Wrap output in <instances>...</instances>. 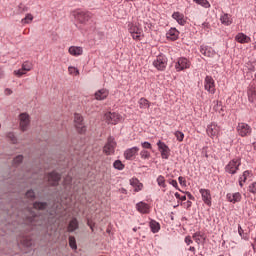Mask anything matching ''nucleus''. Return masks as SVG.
Returning <instances> with one entry per match:
<instances>
[{"label": "nucleus", "mask_w": 256, "mask_h": 256, "mask_svg": "<svg viewBox=\"0 0 256 256\" xmlns=\"http://www.w3.org/2000/svg\"><path fill=\"white\" fill-rule=\"evenodd\" d=\"M204 89L208 91V93L215 95V80H213V77L211 76L205 77Z\"/></svg>", "instance_id": "f8f14e48"}, {"label": "nucleus", "mask_w": 256, "mask_h": 256, "mask_svg": "<svg viewBox=\"0 0 256 256\" xmlns=\"http://www.w3.org/2000/svg\"><path fill=\"white\" fill-rule=\"evenodd\" d=\"M178 181H179L180 185H184L185 186V178L184 177L180 176L178 178Z\"/></svg>", "instance_id": "13d9d810"}, {"label": "nucleus", "mask_w": 256, "mask_h": 256, "mask_svg": "<svg viewBox=\"0 0 256 256\" xmlns=\"http://www.w3.org/2000/svg\"><path fill=\"white\" fill-rule=\"evenodd\" d=\"M226 199L227 201H229V203H240L241 199H243V197L241 196V193L239 192H235V193H228L226 195Z\"/></svg>", "instance_id": "dca6fc26"}, {"label": "nucleus", "mask_w": 256, "mask_h": 256, "mask_svg": "<svg viewBox=\"0 0 256 256\" xmlns=\"http://www.w3.org/2000/svg\"><path fill=\"white\" fill-rule=\"evenodd\" d=\"M74 124L77 133L80 135H85V133H87V126L85 125V122H83V116H81V114H74Z\"/></svg>", "instance_id": "20e7f679"}, {"label": "nucleus", "mask_w": 256, "mask_h": 256, "mask_svg": "<svg viewBox=\"0 0 256 256\" xmlns=\"http://www.w3.org/2000/svg\"><path fill=\"white\" fill-rule=\"evenodd\" d=\"M26 221L29 223V225H34V227H44L46 229L49 227V225H51L49 223V219L45 218V216L41 214H37L31 209H28Z\"/></svg>", "instance_id": "f257e3e1"}, {"label": "nucleus", "mask_w": 256, "mask_h": 256, "mask_svg": "<svg viewBox=\"0 0 256 256\" xmlns=\"http://www.w3.org/2000/svg\"><path fill=\"white\" fill-rule=\"evenodd\" d=\"M239 186H240V187H243V177H240V178H239Z\"/></svg>", "instance_id": "680f3d73"}, {"label": "nucleus", "mask_w": 256, "mask_h": 256, "mask_svg": "<svg viewBox=\"0 0 256 256\" xmlns=\"http://www.w3.org/2000/svg\"><path fill=\"white\" fill-rule=\"evenodd\" d=\"M141 146L143 147L144 150L145 149H153V146L151 145V142H147V141L142 142Z\"/></svg>", "instance_id": "3c124183"}, {"label": "nucleus", "mask_w": 256, "mask_h": 256, "mask_svg": "<svg viewBox=\"0 0 256 256\" xmlns=\"http://www.w3.org/2000/svg\"><path fill=\"white\" fill-rule=\"evenodd\" d=\"M204 29H209L210 25L209 22H204L203 24Z\"/></svg>", "instance_id": "052dcab7"}, {"label": "nucleus", "mask_w": 256, "mask_h": 256, "mask_svg": "<svg viewBox=\"0 0 256 256\" xmlns=\"http://www.w3.org/2000/svg\"><path fill=\"white\" fill-rule=\"evenodd\" d=\"M140 157H141V159H150L151 153L147 150H141Z\"/></svg>", "instance_id": "79ce46f5"}, {"label": "nucleus", "mask_w": 256, "mask_h": 256, "mask_svg": "<svg viewBox=\"0 0 256 256\" xmlns=\"http://www.w3.org/2000/svg\"><path fill=\"white\" fill-rule=\"evenodd\" d=\"M249 175H251V171L245 170L243 172V174L240 176V177H242L243 183H245L247 181V177H249Z\"/></svg>", "instance_id": "09e8293b"}, {"label": "nucleus", "mask_w": 256, "mask_h": 256, "mask_svg": "<svg viewBox=\"0 0 256 256\" xmlns=\"http://www.w3.org/2000/svg\"><path fill=\"white\" fill-rule=\"evenodd\" d=\"M13 93V90L9 89V88H6L5 89V94L6 95H11Z\"/></svg>", "instance_id": "bf43d9fd"}, {"label": "nucleus", "mask_w": 256, "mask_h": 256, "mask_svg": "<svg viewBox=\"0 0 256 256\" xmlns=\"http://www.w3.org/2000/svg\"><path fill=\"white\" fill-rule=\"evenodd\" d=\"M94 95L97 101H105V98L109 97V90L102 88L96 91Z\"/></svg>", "instance_id": "aec40b11"}, {"label": "nucleus", "mask_w": 256, "mask_h": 256, "mask_svg": "<svg viewBox=\"0 0 256 256\" xmlns=\"http://www.w3.org/2000/svg\"><path fill=\"white\" fill-rule=\"evenodd\" d=\"M149 227L153 233H159L161 231V224L156 220H150Z\"/></svg>", "instance_id": "c85d7f7f"}, {"label": "nucleus", "mask_w": 256, "mask_h": 256, "mask_svg": "<svg viewBox=\"0 0 256 256\" xmlns=\"http://www.w3.org/2000/svg\"><path fill=\"white\" fill-rule=\"evenodd\" d=\"M22 69H23V71H31V69H32V65H31V63H29V62H24L23 64H22Z\"/></svg>", "instance_id": "de8ad7c7"}, {"label": "nucleus", "mask_w": 256, "mask_h": 256, "mask_svg": "<svg viewBox=\"0 0 256 256\" xmlns=\"http://www.w3.org/2000/svg\"><path fill=\"white\" fill-rule=\"evenodd\" d=\"M238 233L242 239L249 241V234L245 233L241 225H238Z\"/></svg>", "instance_id": "e433bc0d"}, {"label": "nucleus", "mask_w": 256, "mask_h": 256, "mask_svg": "<svg viewBox=\"0 0 256 256\" xmlns=\"http://www.w3.org/2000/svg\"><path fill=\"white\" fill-rule=\"evenodd\" d=\"M219 107H221V104H219V102H217L216 106H214L215 111H218Z\"/></svg>", "instance_id": "e2e57ef3"}, {"label": "nucleus", "mask_w": 256, "mask_h": 256, "mask_svg": "<svg viewBox=\"0 0 256 256\" xmlns=\"http://www.w3.org/2000/svg\"><path fill=\"white\" fill-rule=\"evenodd\" d=\"M193 1L197 5H200V7H204V9H209V7H211V4L207 0H193Z\"/></svg>", "instance_id": "f704fd0d"}, {"label": "nucleus", "mask_w": 256, "mask_h": 256, "mask_svg": "<svg viewBox=\"0 0 256 256\" xmlns=\"http://www.w3.org/2000/svg\"><path fill=\"white\" fill-rule=\"evenodd\" d=\"M237 131L240 137H249V135H251V133L253 132V129L251 128V126H249V124L245 122H240L237 125Z\"/></svg>", "instance_id": "6e6552de"}, {"label": "nucleus", "mask_w": 256, "mask_h": 256, "mask_svg": "<svg viewBox=\"0 0 256 256\" xmlns=\"http://www.w3.org/2000/svg\"><path fill=\"white\" fill-rule=\"evenodd\" d=\"M115 149H117V141H115V137L109 136L102 151L105 155L111 156L115 155Z\"/></svg>", "instance_id": "f03ea898"}, {"label": "nucleus", "mask_w": 256, "mask_h": 256, "mask_svg": "<svg viewBox=\"0 0 256 256\" xmlns=\"http://www.w3.org/2000/svg\"><path fill=\"white\" fill-rule=\"evenodd\" d=\"M187 200V196L183 195V196H180V201H186Z\"/></svg>", "instance_id": "69168bd1"}, {"label": "nucleus", "mask_w": 256, "mask_h": 256, "mask_svg": "<svg viewBox=\"0 0 256 256\" xmlns=\"http://www.w3.org/2000/svg\"><path fill=\"white\" fill-rule=\"evenodd\" d=\"M241 167V158H234L225 166V172L229 175H236Z\"/></svg>", "instance_id": "7ed1b4c3"}, {"label": "nucleus", "mask_w": 256, "mask_h": 256, "mask_svg": "<svg viewBox=\"0 0 256 256\" xmlns=\"http://www.w3.org/2000/svg\"><path fill=\"white\" fill-rule=\"evenodd\" d=\"M48 181L51 187H57L59 185V181H61V174L55 170L52 172H49Z\"/></svg>", "instance_id": "9b49d317"}, {"label": "nucleus", "mask_w": 256, "mask_h": 256, "mask_svg": "<svg viewBox=\"0 0 256 256\" xmlns=\"http://www.w3.org/2000/svg\"><path fill=\"white\" fill-rule=\"evenodd\" d=\"M13 163L14 165H21V163H23V155H17L14 157Z\"/></svg>", "instance_id": "37998d69"}, {"label": "nucleus", "mask_w": 256, "mask_h": 256, "mask_svg": "<svg viewBox=\"0 0 256 256\" xmlns=\"http://www.w3.org/2000/svg\"><path fill=\"white\" fill-rule=\"evenodd\" d=\"M200 194L202 196V201H204L208 207H211V192L207 189H200Z\"/></svg>", "instance_id": "a211bd4d"}, {"label": "nucleus", "mask_w": 256, "mask_h": 256, "mask_svg": "<svg viewBox=\"0 0 256 256\" xmlns=\"http://www.w3.org/2000/svg\"><path fill=\"white\" fill-rule=\"evenodd\" d=\"M200 53L205 57H213L215 55L213 48L208 46H200Z\"/></svg>", "instance_id": "b1692460"}, {"label": "nucleus", "mask_w": 256, "mask_h": 256, "mask_svg": "<svg viewBox=\"0 0 256 256\" xmlns=\"http://www.w3.org/2000/svg\"><path fill=\"white\" fill-rule=\"evenodd\" d=\"M138 104L140 109H149V107H151V103L149 102V100L144 97L139 99Z\"/></svg>", "instance_id": "c756f323"}, {"label": "nucleus", "mask_w": 256, "mask_h": 256, "mask_svg": "<svg viewBox=\"0 0 256 256\" xmlns=\"http://www.w3.org/2000/svg\"><path fill=\"white\" fill-rule=\"evenodd\" d=\"M74 17L79 23L85 24L87 23L93 15L89 11L78 10L75 12Z\"/></svg>", "instance_id": "0eeeda50"}, {"label": "nucleus", "mask_w": 256, "mask_h": 256, "mask_svg": "<svg viewBox=\"0 0 256 256\" xmlns=\"http://www.w3.org/2000/svg\"><path fill=\"white\" fill-rule=\"evenodd\" d=\"M166 37L170 41H177V39H179V30H177V28H170L166 33Z\"/></svg>", "instance_id": "4be33fe9"}, {"label": "nucleus", "mask_w": 256, "mask_h": 256, "mask_svg": "<svg viewBox=\"0 0 256 256\" xmlns=\"http://www.w3.org/2000/svg\"><path fill=\"white\" fill-rule=\"evenodd\" d=\"M156 181L159 187H163V189L167 187V184L165 183V177L163 175H159Z\"/></svg>", "instance_id": "58836bf2"}, {"label": "nucleus", "mask_w": 256, "mask_h": 256, "mask_svg": "<svg viewBox=\"0 0 256 256\" xmlns=\"http://www.w3.org/2000/svg\"><path fill=\"white\" fill-rule=\"evenodd\" d=\"M25 197H26V199H29L30 201H35V199H37V195L35 194V190L34 189H29L25 193Z\"/></svg>", "instance_id": "473e14b6"}, {"label": "nucleus", "mask_w": 256, "mask_h": 256, "mask_svg": "<svg viewBox=\"0 0 256 256\" xmlns=\"http://www.w3.org/2000/svg\"><path fill=\"white\" fill-rule=\"evenodd\" d=\"M33 21V15L27 14L25 18L22 19V23L27 24Z\"/></svg>", "instance_id": "a18cd8bd"}, {"label": "nucleus", "mask_w": 256, "mask_h": 256, "mask_svg": "<svg viewBox=\"0 0 256 256\" xmlns=\"http://www.w3.org/2000/svg\"><path fill=\"white\" fill-rule=\"evenodd\" d=\"M256 99V90L255 89H249L248 90V100L250 103H254Z\"/></svg>", "instance_id": "c9c22d12"}, {"label": "nucleus", "mask_w": 256, "mask_h": 256, "mask_svg": "<svg viewBox=\"0 0 256 256\" xmlns=\"http://www.w3.org/2000/svg\"><path fill=\"white\" fill-rule=\"evenodd\" d=\"M219 131L220 129L215 123L208 125L206 129L207 135H209V137H212V138L217 137V135H219Z\"/></svg>", "instance_id": "2eb2a0df"}, {"label": "nucleus", "mask_w": 256, "mask_h": 256, "mask_svg": "<svg viewBox=\"0 0 256 256\" xmlns=\"http://www.w3.org/2000/svg\"><path fill=\"white\" fill-rule=\"evenodd\" d=\"M248 193H251L252 195H256V182H251L248 185Z\"/></svg>", "instance_id": "ea45409f"}, {"label": "nucleus", "mask_w": 256, "mask_h": 256, "mask_svg": "<svg viewBox=\"0 0 256 256\" xmlns=\"http://www.w3.org/2000/svg\"><path fill=\"white\" fill-rule=\"evenodd\" d=\"M47 213H48L49 217L57 216V210H47Z\"/></svg>", "instance_id": "5fc2aeb1"}, {"label": "nucleus", "mask_w": 256, "mask_h": 256, "mask_svg": "<svg viewBox=\"0 0 256 256\" xmlns=\"http://www.w3.org/2000/svg\"><path fill=\"white\" fill-rule=\"evenodd\" d=\"M68 52L70 53V55H73V57H79V55H83V47L70 46Z\"/></svg>", "instance_id": "5701e85b"}, {"label": "nucleus", "mask_w": 256, "mask_h": 256, "mask_svg": "<svg viewBox=\"0 0 256 256\" xmlns=\"http://www.w3.org/2000/svg\"><path fill=\"white\" fill-rule=\"evenodd\" d=\"M220 21L222 25H226L227 27L233 23V20L231 19V15L224 14L221 16Z\"/></svg>", "instance_id": "7c9ffc66"}, {"label": "nucleus", "mask_w": 256, "mask_h": 256, "mask_svg": "<svg viewBox=\"0 0 256 256\" xmlns=\"http://www.w3.org/2000/svg\"><path fill=\"white\" fill-rule=\"evenodd\" d=\"M193 241H195L197 245H203V243H205V236L200 235L199 233H194Z\"/></svg>", "instance_id": "2f4dec72"}, {"label": "nucleus", "mask_w": 256, "mask_h": 256, "mask_svg": "<svg viewBox=\"0 0 256 256\" xmlns=\"http://www.w3.org/2000/svg\"><path fill=\"white\" fill-rule=\"evenodd\" d=\"M174 195H175L176 199H181V194H179V192H176Z\"/></svg>", "instance_id": "0e129e2a"}, {"label": "nucleus", "mask_w": 256, "mask_h": 256, "mask_svg": "<svg viewBox=\"0 0 256 256\" xmlns=\"http://www.w3.org/2000/svg\"><path fill=\"white\" fill-rule=\"evenodd\" d=\"M27 127H29V114L22 113L20 114V129L26 131Z\"/></svg>", "instance_id": "f3484780"}, {"label": "nucleus", "mask_w": 256, "mask_h": 256, "mask_svg": "<svg viewBox=\"0 0 256 256\" xmlns=\"http://www.w3.org/2000/svg\"><path fill=\"white\" fill-rule=\"evenodd\" d=\"M113 167L117 171H123V169H125V164H123V162L121 160H115L113 162Z\"/></svg>", "instance_id": "72a5a7b5"}, {"label": "nucleus", "mask_w": 256, "mask_h": 256, "mask_svg": "<svg viewBox=\"0 0 256 256\" xmlns=\"http://www.w3.org/2000/svg\"><path fill=\"white\" fill-rule=\"evenodd\" d=\"M188 198L193 199V195L190 192H187Z\"/></svg>", "instance_id": "774afa93"}, {"label": "nucleus", "mask_w": 256, "mask_h": 256, "mask_svg": "<svg viewBox=\"0 0 256 256\" xmlns=\"http://www.w3.org/2000/svg\"><path fill=\"white\" fill-rule=\"evenodd\" d=\"M87 225H88V227H90L92 232L95 231V222L87 219Z\"/></svg>", "instance_id": "864d4df0"}, {"label": "nucleus", "mask_w": 256, "mask_h": 256, "mask_svg": "<svg viewBox=\"0 0 256 256\" xmlns=\"http://www.w3.org/2000/svg\"><path fill=\"white\" fill-rule=\"evenodd\" d=\"M68 71H69L70 75H79V69H77L73 66H69Z\"/></svg>", "instance_id": "49530a36"}, {"label": "nucleus", "mask_w": 256, "mask_h": 256, "mask_svg": "<svg viewBox=\"0 0 256 256\" xmlns=\"http://www.w3.org/2000/svg\"><path fill=\"white\" fill-rule=\"evenodd\" d=\"M158 150L160 151L162 159H169V155H171V149L165 142L159 140L157 142Z\"/></svg>", "instance_id": "9d476101"}, {"label": "nucleus", "mask_w": 256, "mask_h": 256, "mask_svg": "<svg viewBox=\"0 0 256 256\" xmlns=\"http://www.w3.org/2000/svg\"><path fill=\"white\" fill-rule=\"evenodd\" d=\"M251 246H252V249H253V251H254V253H255V251H256V244H255V243H252Z\"/></svg>", "instance_id": "338daca9"}, {"label": "nucleus", "mask_w": 256, "mask_h": 256, "mask_svg": "<svg viewBox=\"0 0 256 256\" xmlns=\"http://www.w3.org/2000/svg\"><path fill=\"white\" fill-rule=\"evenodd\" d=\"M69 246L74 251L77 249V240L75 239V236H69Z\"/></svg>", "instance_id": "4c0bfd02"}, {"label": "nucleus", "mask_w": 256, "mask_h": 256, "mask_svg": "<svg viewBox=\"0 0 256 256\" xmlns=\"http://www.w3.org/2000/svg\"><path fill=\"white\" fill-rule=\"evenodd\" d=\"M168 183L170 185H172V187H174L175 189H177L178 191H181V189H179V185L177 183V180H169Z\"/></svg>", "instance_id": "603ef678"}, {"label": "nucleus", "mask_w": 256, "mask_h": 256, "mask_svg": "<svg viewBox=\"0 0 256 256\" xmlns=\"http://www.w3.org/2000/svg\"><path fill=\"white\" fill-rule=\"evenodd\" d=\"M128 31L134 41H141V37H143V29H141V27L135 24H129Z\"/></svg>", "instance_id": "423d86ee"}, {"label": "nucleus", "mask_w": 256, "mask_h": 256, "mask_svg": "<svg viewBox=\"0 0 256 256\" xmlns=\"http://www.w3.org/2000/svg\"><path fill=\"white\" fill-rule=\"evenodd\" d=\"M77 229H79V220L73 217L68 224L67 231L68 233H74Z\"/></svg>", "instance_id": "412c9836"}, {"label": "nucleus", "mask_w": 256, "mask_h": 256, "mask_svg": "<svg viewBox=\"0 0 256 256\" xmlns=\"http://www.w3.org/2000/svg\"><path fill=\"white\" fill-rule=\"evenodd\" d=\"M6 137L8 138V139H10V141L15 145V144H17V136H15V133H13V132H8L7 134H6Z\"/></svg>", "instance_id": "a19ab883"}, {"label": "nucleus", "mask_w": 256, "mask_h": 256, "mask_svg": "<svg viewBox=\"0 0 256 256\" xmlns=\"http://www.w3.org/2000/svg\"><path fill=\"white\" fill-rule=\"evenodd\" d=\"M25 70H23V68L15 70L14 71V75H16V77H23V75H25Z\"/></svg>", "instance_id": "8fccbe9b"}, {"label": "nucleus", "mask_w": 256, "mask_h": 256, "mask_svg": "<svg viewBox=\"0 0 256 256\" xmlns=\"http://www.w3.org/2000/svg\"><path fill=\"white\" fill-rule=\"evenodd\" d=\"M32 207L36 211H45V209H47V207H49V203L41 202V201H35V202H33Z\"/></svg>", "instance_id": "393cba45"}, {"label": "nucleus", "mask_w": 256, "mask_h": 256, "mask_svg": "<svg viewBox=\"0 0 256 256\" xmlns=\"http://www.w3.org/2000/svg\"><path fill=\"white\" fill-rule=\"evenodd\" d=\"M235 39L238 43H251V37L247 36L246 34L244 33H238L236 36H235Z\"/></svg>", "instance_id": "bb28decb"}, {"label": "nucleus", "mask_w": 256, "mask_h": 256, "mask_svg": "<svg viewBox=\"0 0 256 256\" xmlns=\"http://www.w3.org/2000/svg\"><path fill=\"white\" fill-rule=\"evenodd\" d=\"M191 67V62L187 58H179L175 63L176 71H183L184 69H189Z\"/></svg>", "instance_id": "ddd939ff"}, {"label": "nucleus", "mask_w": 256, "mask_h": 256, "mask_svg": "<svg viewBox=\"0 0 256 256\" xmlns=\"http://www.w3.org/2000/svg\"><path fill=\"white\" fill-rule=\"evenodd\" d=\"M167 56L165 54H159L157 58L153 61V66L157 71H165L167 69Z\"/></svg>", "instance_id": "39448f33"}, {"label": "nucleus", "mask_w": 256, "mask_h": 256, "mask_svg": "<svg viewBox=\"0 0 256 256\" xmlns=\"http://www.w3.org/2000/svg\"><path fill=\"white\" fill-rule=\"evenodd\" d=\"M130 185H131L132 187H134V191H135L136 193H139V191H142V190H143V183H140V182H139V179H137V178H132V179H130Z\"/></svg>", "instance_id": "a878e982"}, {"label": "nucleus", "mask_w": 256, "mask_h": 256, "mask_svg": "<svg viewBox=\"0 0 256 256\" xmlns=\"http://www.w3.org/2000/svg\"><path fill=\"white\" fill-rule=\"evenodd\" d=\"M25 247H33V241L31 240H24Z\"/></svg>", "instance_id": "6e6d98bb"}, {"label": "nucleus", "mask_w": 256, "mask_h": 256, "mask_svg": "<svg viewBox=\"0 0 256 256\" xmlns=\"http://www.w3.org/2000/svg\"><path fill=\"white\" fill-rule=\"evenodd\" d=\"M172 19L177 21V23L179 25H185V23H187V21H185V16L183 14H181L180 12H174L172 14Z\"/></svg>", "instance_id": "cd10ccee"}, {"label": "nucleus", "mask_w": 256, "mask_h": 256, "mask_svg": "<svg viewBox=\"0 0 256 256\" xmlns=\"http://www.w3.org/2000/svg\"><path fill=\"white\" fill-rule=\"evenodd\" d=\"M139 153V147L134 146L132 148H128L124 151V158L126 161H133V157Z\"/></svg>", "instance_id": "4468645a"}, {"label": "nucleus", "mask_w": 256, "mask_h": 256, "mask_svg": "<svg viewBox=\"0 0 256 256\" xmlns=\"http://www.w3.org/2000/svg\"><path fill=\"white\" fill-rule=\"evenodd\" d=\"M104 117L108 125H117L121 121V114L117 112H107Z\"/></svg>", "instance_id": "1a4fd4ad"}, {"label": "nucleus", "mask_w": 256, "mask_h": 256, "mask_svg": "<svg viewBox=\"0 0 256 256\" xmlns=\"http://www.w3.org/2000/svg\"><path fill=\"white\" fill-rule=\"evenodd\" d=\"M175 137H176L177 141H183V139H185V134L181 131H176Z\"/></svg>", "instance_id": "c03bdc74"}, {"label": "nucleus", "mask_w": 256, "mask_h": 256, "mask_svg": "<svg viewBox=\"0 0 256 256\" xmlns=\"http://www.w3.org/2000/svg\"><path fill=\"white\" fill-rule=\"evenodd\" d=\"M185 243L188 245H191V243H193V240H191V236H186L185 237Z\"/></svg>", "instance_id": "4d7b16f0"}, {"label": "nucleus", "mask_w": 256, "mask_h": 256, "mask_svg": "<svg viewBox=\"0 0 256 256\" xmlns=\"http://www.w3.org/2000/svg\"><path fill=\"white\" fill-rule=\"evenodd\" d=\"M149 204L143 202V201H140L136 204V210L139 212V213H142V215H147V213H149Z\"/></svg>", "instance_id": "6ab92c4d"}]
</instances>
